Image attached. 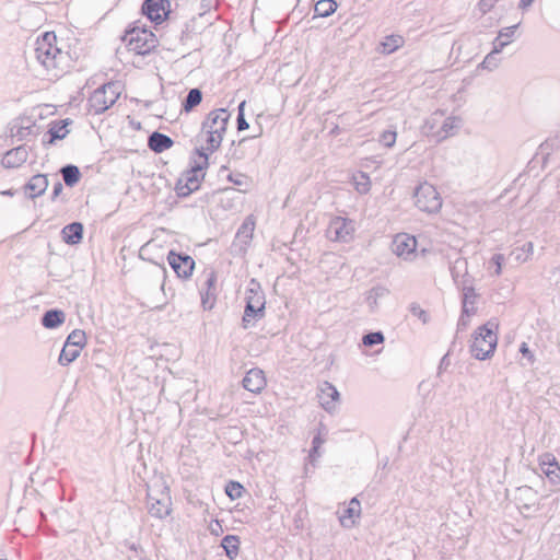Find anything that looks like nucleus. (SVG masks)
Wrapping results in <instances>:
<instances>
[{
  "label": "nucleus",
  "mask_w": 560,
  "mask_h": 560,
  "mask_svg": "<svg viewBox=\"0 0 560 560\" xmlns=\"http://www.w3.org/2000/svg\"><path fill=\"white\" fill-rule=\"evenodd\" d=\"M35 57L54 77H58L69 67V54L56 46L55 33L47 32L42 38H37Z\"/></svg>",
  "instance_id": "obj_1"
},
{
  "label": "nucleus",
  "mask_w": 560,
  "mask_h": 560,
  "mask_svg": "<svg viewBox=\"0 0 560 560\" xmlns=\"http://www.w3.org/2000/svg\"><path fill=\"white\" fill-rule=\"evenodd\" d=\"M230 113L225 108H218L208 114L201 126L200 137H205V149L210 153L218 150L226 131Z\"/></svg>",
  "instance_id": "obj_2"
},
{
  "label": "nucleus",
  "mask_w": 560,
  "mask_h": 560,
  "mask_svg": "<svg viewBox=\"0 0 560 560\" xmlns=\"http://www.w3.org/2000/svg\"><path fill=\"white\" fill-rule=\"evenodd\" d=\"M196 153L199 161H194L188 170L182 173L175 185V191L178 197H188L194 191L198 190L201 180L205 178V170L208 167V154L205 149L197 148Z\"/></svg>",
  "instance_id": "obj_3"
},
{
  "label": "nucleus",
  "mask_w": 560,
  "mask_h": 560,
  "mask_svg": "<svg viewBox=\"0 0 560 560\" xmlns=\"http://www.w3.org/2000/svg\"><path fill=\"white\" fill-rule=\"evenodd\" d=\"M170 489L163 480H155L147 488V508L151 516L163 520L171 514Z\"/></svg>",
  "instance_id": "obj_4"
},
{
  "label": "nucleus",
  "mask_w": 560,
  "mask_h": 560,
  "mask_svg": "<svg viewBox=\"0 0 560 560\" xmlns=\"http://www.w3.org/2000/svg\"><path fill=\"white\" fill-rule=\"evenodd\" d=\"M497 329L498 325L490 320L475 331L470 352L477 360H486L494 353L498 345Z\"/></svg>",
  "instance_id": "obj_5"
},
{
  "label": "nucleus",
  "mask_w": 560,
  "mask_h": 560,
  "mask_svg": "<svg viewBox=\"0 0 560 560\" xmlns=\"http://www.w3.org/2000/svg\"><path fill=\"white\" fill-rule=\"evenodd\" d=\"M120 96V85L108 82L96 89L89 97V113L101 115L112 107Z\"/></svg>",
  "instance_id": "obj_6"
},
{
  "label": "nucleus",
  "mask_w": 560,
  "mask_h": 560,
  "mask_svg": "<svg viewBox=\"0 0 560 560\" xmlns=\"http://www.w3.org/2000/svg\"><path fill=\"white\" fill-rule=\"evenodd\" d=\"M128 49L137 55H147L156 46L155 35L145 28L133 27L128 30L122 37Z\"/></svg>",
  "instance_id": "obj_7"
},
{
  "label": "nucleus",
  "mask_w": 560,
  "mask_h": 560,
  "mask_svg": "<svg viewBox=\"0 0 560 560\" xmlns=\"http://www.w3.org/2000/svg\"><path fill=\"white\" fill-rule=\"evenodd\" d=\"M415 203L417 208L427 213H436L442 208V198L436 188L424 182L415 190Z\"/></svg>",
  "instance_id": "obj_8"
},
{
  "label": "nucleus",
  "mask_w": 560,
  "mask_h": 560,
  "mask_svg": "<svg viewBox=\"0 0 560 560\" xmlns=\"http://www.w3.org/2000/svg\"><path fill=\"white\" fill-rule=\"evenodd\" d=\"M354 223L352 220L335 217L327 228V236L334 242L348 243L353 238Z\"/></svg>",
  "instance_id": "obj_9"
},
{
  "label": "nucleus",
  "mask_w": 560,
  "mask_h": 560,
  "mask_svg": "<svg viewBox=\"0 0 560 560\" xmlns=\"http://www.w3.org/2000/svg\"><path fill=\"white\" fill-rule=\"evenodd\" d=\"M167 261L177 277L188 279L192 275L195 260L191 256L170 250L167 254Z\"/></svg>",
  "instance_id": "obj_10"
},
{
  "label": "nucleus",
  "mask_w": 560,
  "mask_h": 560,
  "mask_svg": "<svg viewBox=\"0 0 560 560\" xmlns=\"http://www.w3.org/2000/svg\"><path fill=\"white\" fill-rule=\"evenodd\" d=\"M319 405L328 412L335 413L338 410L340 394L338 389L329 382H323L318 386Z\"/></svg>",
  "instance_id": "obj_11"
},
{
  "label": "nucleus",
  "mask_w": 560,
  "mask_h": 560,
  "mask_svg": "<svg viewBox=\"0 0 560 560\" xmlns=\"http://www.w3.org/2000/svg\"><path fill=\"white\" fill-rule=\"evenodd\" d=\"M168 0H144L142 4V13L155 23H161L170 13Z\"/></svg>",
  "instance_id": "obj_12"
},
{
  "label": "nucleus",
  "mask_w": 560,
  "mask_h": 560,
  "mask_svg": "<svg viewBox=\"0 0 560 560\" xmlns=\"http://www.w3.org/2000/svg\"><path fill=\"white\" fill-rule=\"evenodd\" d=\"M539 466L542 474L547 477L552 486L560 485V465L555 455L545 453L539 457Z\"/></svg>",
  "instance_id": "obj_13"
},
{
  "label": "nucleus",
  "mask_w": 560,
  "mask_h": 560,
  "mask_svg": "<svg viewBox=\"0 0 560 560\" xmlns=\"http://www.w3.org/2000/svg\"><path fill=\"white\" fill-rule=\"evenodd\" d=\"M417 247V240L415 236L408 234H398L393 241V252L398 257L409 259Z\"/></svg>",
  "instance_id": "obj_14"
},
{
  "label": "nucleus",
  "mask_w": 560,
  "mask_h": 560,
  "mask_svg": "<svg viewBox=\"0 0 560 560\" xmlns=\"http://www.w3.org/2000/svg\"><path fill=\"white\" fill-rule=\"evenodd\" d=\"M243 387L254 394L260 393L266 386V377L262 370L250 369L242 381Z\"/></svg>",
  "instance_id": "obj_15"
},
{
  "label": "nucleus",
  "mask_w": 560,
  "mask_h": 560,
  "mask_svg": "<svg viewBox=\"0 0 560 560\" xmlns=\"http://www.w3.org/2000/svg\"><path fill=\"white\" fill-rule=\"evenodd\" d=\"M217 273L214 270L206 272V280L200 289L201 302L205 308H211L215 301Z\"/></svg>",
  "instance_id": "obj_16"
},
{
  "label": "nucleus",
  "mask_w": 560,
  "mask_h": 560,
  "mask_svg": "<svg viewBox=\"0 0 560 560\" xmlns=\"http://www.w3.org/2000/svg\"><path fill=\"white\" fill-rule=\"evenodd\" d=\"M27 148L25 145H20L5 152L1 163L5 168H16L23 165L27 161Z\"/></svg>",
  "instance_id": "obj_17"
},
{
  "label": "nucleus",
  "mask_w": 560,
  "mask_h": 560,
  "mask_svg": "<svg viewBox=\"0 0 560 560\" xmlns=\"http://www.w3.org/2000/svg\"><path fill=\"white\" fill-rule=\"evenodd\" d=\"M48 187V178L45 174L32 176L24 185V192L30 199L42 196Z\"/></svg>",
  "instance_id": "obj_18"
},
{
  "label": "nucleus",
  "mask_w": 560,
  "mask_h": 560,
  "mask_svg": "<svg viewBox=\"0 0 560 560\" xmlns=\"http://www.w3.org/2000/svg\"><path fill=\"white\" fill-rule=\"evenodd\" d=\"M246 304H252L257 308H266V298L260 283L256 279H250L245 292Z\"/></svg>",
  "instance_id": "obj_19"
},
{
  "label": "nucleus",
  "mask_w": 560,
  "mask_h": 560,
  "mask_svg": "<svg viewBox=\"0 0 560 560\" xmlns=\"http://www.w3.org/2000/svg\"><path fill=\"white\" fill-rule=\"evenodd\" d=\"M361 504L357 498H352L343 513L339 516L340 525L345 528H351L355 524V518L360 516Z\"/></svg>",
  "instance_id": "obj_20"
},
{
  "label": "nucleus",
  "mask_w": 560,
  "mask_h": 560,
  "mask_svg": "<svg viewBox=\"0 0 560 560\" xmlns=\"http://www.w3.org/2000/svg\"><path fill=\"white\" fill-rule=\"evenodd\" d=\"M62 241L68 245H77L83 237V224L80 222H72L61 230Z\"/></svg>",
  "instance_id": "obj_21"
},
{
  "label": "nucleus",
  "mask_w": 560,
  "mask_h": 560,
  "mask_svg": "<svg viewBox=\"0 0 560 560\" xmlns=\"http://www.w3.org/2000/svg\"><path fill=\"white\" fill-rule=\"evenodd\" d=\"M459 122L460 120L456 117L442 118L441 126L434 133V140L439 142L453 136L455 130L459 128Z\"/></svg>",
  "instance_id": "obj_22"
},
{
  "label": "nucleus",
  "mask_w": 560,
  "mask_h": 560,
  "mask_svg": "<svg viewBox=\"0 0 560 560\" xmlns=\"http://www.w3.org/2000/svg\"><path fill=\"white\" fill-rule=\"evenodd\" d=\"M174 141L166 135L154 131L149 136L148 147L155 153H161L173 145Z\"/></svg>",
  "instance_id": "obj_23"
},
{
  "label": "nucleus",
  "mask_w": 560,
  "mask_h": 560,
  "mask_svg": "<svg viewBox=\"0 0 560 560\" xmlns=\"http://www.w3.org/2000/svg\"><path fill=\"white\" fill-rule=\"evenodd\" d=\"M265 316V308H257L252 304H245L242 326L244 329L253 327L259 319Z\"/></svg>",
  "instance_id": "obj_24"
},
{
  "label": "nucleus",
  "mask_w": 560,
  "mask_h": 560,
  "mask_svg": "<svg viewBox=\"0 0 560 560\" xmlns=\"http://www.w3.org/2000/svg\"><path fill=\"white\" fill-rule=\"evenodd\" d=\"M66 315L61 310H49L42 317V325L45 328L54 329L63 324Z\"/></svg>",
  "instance_id": "obj_25"
},
{
  "label": "nucleus",
  "mask_w": 560,
  "mask_h": 560,
  "mask_svg": "<svg viewBox=\"0 0 560 560\" xmlns=\"http://www.w3.org/2000/svg\"><path fill=\"white\" fill-rule=\"evenodd\" d=\"M254 230L255 219L253 215H248L247 218H245L242 225L238 228L236 238L244 245H247L253 238Z\"/></svg>",
  "instance_id": "obj_26"
},
{
  "label": "nucleus",
  "mask_w": 560,
  "mask_h": 560,
  "mask_svg": "<svg viewBox=\"0 0 560 560\" xmlns=\"http://www.w3.org/2000/svg\"><path fill=\"white\" fill-rule=\"evenodd\" d=\"M240 537L236 535H226L221 540V547L224 549L229 559L233 560L238 556Z\"/></svg>",
  "instance_id": "obj_27"
},
{
  "label": "nucleus",
  "mask_w": 560,
  "mask_h": 560,
  "mask_svg": "<svg viewBox=\"0 0 560 560\" xmlns=\"http://www.w3.org/2000/svg\"><path fill=\"white\" fill-rule=\"evenodd\" d=\"M68 125H69V119L54 122L48 130L50 138L46 143L51 144V143H54L55 140L63 139L69 132V130L67 129Z\"/></svg>",
  "instance_id": "obj_28"
},
{
  "label": "nucleus",
  "mask_w": 560,
  "mask_h": 560,
  "mask_svg": "<svg viewBox=\"0 0 560 560\" xmlns=\"http://www.w3.org/2000/svg\"><path fill=\"white\" fill-rule=\"evenodd\" d=\"M60 173L62 175V179L68 187H73L78 184L81 178V173L78 166L73 164H68L61 167Z\"/></svg>",
  "instance_id": "obj_29"
},
{
  "label": "nucleus",
  "mask_w": 560,
  "mask_h": 560,
  "mask_svg": "<svg viewBox=\"0 0 560 560\" xmlns=\"http://www.w3.org/2000/svg\"><path fill=\"white\" fill-rule=\"evenodd\" d=\"M338 8L335 0H319L314 7L315 16L327 18L330 16Z\"/></svg>",
  "instance_id": "obj_30"
},
{
  "label": "nucleus",
  "mask_w": 560,
  "mask_h": 560,
  "mask_svg": "<svg viewBox=\"0 0 560 560\" xmlns=\"http://www.w3.org/2000/svg\"><path fill=\"white\" fill-rule=\"evenodd\" d=\"M81 350L79 347L65 343L59 354V363L63 366L69 365L80 355Z\"/></svg>",
  "instance_id": "obj_31"
},
{
  "label": "nucleus",
  "mask_w": 560,
  "mask_h": 560,
  "mask_svg": "<svg viewBox=\"0 0 560 560\" xmlns=\"http://www.w3.org/2000/svg\"><path fill=\"white\" fill-rule=\"evenodd\" d=\"M405 43V39L400 35L392 34L385 37L382 43V52L392 54L400 48Z\"/></svg>",
  "instance_id": "obj_32"
},
{
  "label": "nucleus",
  "mask_w": 560,
  "mask_h": 560,
  "mask_svg": "<svg viewBox=\"0 0 560 560\" xmlns=\"http://www.w3.org/2000/svg\"><path fill=\"white\" fill-rule=\"evenodd\" d=\"M443 118V113L436 112L429 119L425 120L422 126V133L427 137H432L434 139V133L436 132V127L440 125Z\"/></svg>",
  "instance_id": "obj_33"
},
{
  "label": "nucleus",
  "mask_w": 560,
  "mask_h": 560,
  "mask_svg": "<svg viewBox=\"0 0 560 560\" xmlns=\"http://www.w3.org/2000/svg\"><path fill=\"white\" fill-rule=\"evenodd\" d=\"M478 293L476 291H471V293H463L462 294V311L465 314H476V301L478 299Z\"/></svg>",
  "instance_id": "obj_34"
},
{
  "label": "nucleus",
  "mask_w": 560,
  "mask_h": 560,
  "mask_svg": "<svg viewBox=\"0 0 560 560\" xmlns=\"http://www.w3.org/2000/svg\"><path fill=\"white\" fill-rule=\"evenodd\" d=\"M202 101V93L199 89H191L186 98L183 102V108L185 112H190L194 107L199 105Z\"/></svg>",
  "instance_id": "obj_35"
},
{
  "label": "nucleus",
  "mask_w": 560,
  "mask_h": 560,
  "mask_svg": "<svg viewBox=\"0 0 560 560\" xmlns=\"http://www.w3.org/2000/svg\"><path fill=\"white\" fill-rule=\"evenodd\" d=\"M387 293L388 291L384 287L372 288L366 295V303L370 306V308L373 311L377 306L378 299L385 296Z\"/></svg>",
  "instance_id": "obj_36"
},
{
  "label": "nucleus",
  "mask_w": 560,
  "mask_h": 560,
  "mask_svg": "<svg viewBox=\"0 0 560 560\" xmlns=\"http://www.w3.org/2000/svg\"><path fill=\"white\" fill-rule=\"evenodd\" d=\"M67 345L75 346L79 348H83L86 343V336L85 332L81 329H74L72 330L69 336L66 339Z\"/></svg>",
  "instance_id": "obj_37"
},
{
  "label": "nucleus",
  "mask_w": 560,
  "mask_h": 560,
  "mask_svg": "<svg viewBox=\"0 0 560 560\" xmlns=\"http://www.w3.org/2000/svg\"><path fill=\"white\" fill-rule=\"evenodd\" d=\"M456 288L460 290L463 293H471V291H475L474 288V279L471 276L468 275L467 270L463 273L460 279L455 283Z\"/></svg>",
  "instance_id": "obj_38"
},
{
  "label": "nucleus",
  "mask_w": 560,
  "mask_h": 560,
  "mask_svg": "<svg viewBox=\"0 0 560 560\" xmlns=\"http://www.w3.org/2000/svg\"><path fill=\"white\" fill-rule=\"evenodd\" d=\"M384 340H385V337L382 331H373V332H369L363 336L362 343L365 347H373V346L383 343Z\"/></svg>",
  "instance_id": "obj_39"
},
{
  "label": "nucleus",
  "mask_w": 560,
  "mask_h": 560,
  "mask_svg": "<svg viewBox=\"0 0 560 560\" xmlns=\"http://www.w3.org/2000/svg\"><path fill=\"white\" fill-rule=\"evenodd\" d=\"M244 492V487L237 481H230L225 487L226 495L232 499H238Z\"/></svg>",
  "instance_id": "obj_40"
},
{
  "label": "nucleus",
  "mask_w": 560,
  "mask_h": 560,
  "mask_svg": "<svg viewBox=\"0 0 560 560\" xmlns=\"http://www.w3.org/2000/svg\"><path fill=\"white\" fill-rule=\"evenodd\" d=\"M500 63V58L498 55H495L494 52L490 51L486 57L485 59L482 60V62L479 65L480 68L482 69H487L489 71H492L494 69L498 68Z\"/></svg>",
  "instance_id": "obj_41"
},
{
  "label": "nucleus",
  "mask_w": 560,
  "mask_h": 560,
  "mask_svg": "<svg viewBox=\"0 0 560 560\" xmlns=\"http://www.w3.org/2000/svg\"><path fill=\"white\" fill-rule=\"evenodd\" d=\"M467 270V261L465 259H457L453 267L451 268V275L454 280V283H456L460 277L463 276L462 271Z\"/></svg>",
  "instance_id": "obj_42"
},
{
  "label": "nucleus",
  "mask_w": 560,
  "mask_h": 560,
  "mask_svg": "<svg viewBox=\"0 0 560 560\" xmlns=\"http://www.w3.org/2000/svg\"><path fill=\"white\" fill-rule=\"evenodd\" d=\"M397 133L395 130H385L380 136V142L386 147L392 148L396 142Z\"/></svg>",
  "instance_id": "obj_43"
},
{
  "label": "nucleus",
  "mask_w": 560,
  "mask_h": 560,
  "mask_svg": "<svg viewBox=\"0 0 560 560\" xmlns=\"http://www.w3.org/2000/svg\"><path fill=\"white\" fill-rule=\"evenodd\" d=\"M245 104H246L245 101H243L238 105V113H237V118H236L238 131L246 130L249 127L248 122L245 119V115H244Z\"/></svg>",
  "instance_id": "obj_44"
},
{
  "label": "nucleus",
  "mask_w": 560,
  "mask_h": 560,
  "mask_svg": "<svg viewBox=\"0 0 560 560\" xmlns=\"http://www.w3.org/2000/svg\"><path fill=\"white\" fill-rule=\"evenodd\" d=\"M355 188L360 194H366L370 190V178L364 173H361L360 180L355 182Z\"/></svg>",
  "instance_id": "obj_45"
},
{
  "label": "nucleus",
  "mask_w": 560,
  "mask_h": 560,
  "mask_svg": "<svg viewBox=\"0 0 560 560\" xmlns=\"http://www.w3.org/2000/svg\"><path fill=\"white\" fill-rule=\"evenodd\" d=\"M504 256L502 254H494L490 260V264L495 267L494 276H500L502 272V265L504 264Z\"/></svg>",
  "instance_id": "obj_46"
},
{
  "label": "nucleus",
  "mask_w": 560,
  "mask_h": 560,
  "mask_svg": "<svg viewBox=\"0 0 560 560\" xmlns=\"http://www.w3.org/2000/svg\"><path fill=\"white\" fill-rule=\"evenodd\" d=\"M229 182L233 183L236 186H248V177L244 174H230L228 176Z\"/></svg>",
  "instance_id": "obj_47"
},
{
  "label": "nucleus",
  "mask_w": 560,
  "mask_h": 560,
  "mask_svg": "<svg viewBox=\"0 0 560 560\" xmlns=\"http://www.w3.org/2000/svg\"><path fill=\"white\" fill-rule=\"evenodd\" d=\"M410 313L422 320L425 324L429 319V316L424 310L420 307V305L413 303L410 305Z\"/></svg>",
  "instance_id": "obj_48"
},
{
  "label": "nucleus",
  "mask_w": 560,
  "mask_h": 560,
  "mask_svg": "<svg viewBox=\"0 0 560 560\" xmlns=\"http://www.w3.org/2000/svg\"><path fill=\"white\" fill-rule=\"evenodd\" d=\"M451 365V360H450V353L447 352L446 354H444L442 357V359L440 360V363H439V366H438V373H436V376L438 377H442V374L447 370V368Z\"/></svg>",
  "instance_id": "obj_49"
},
{
  "label": "nucleus",
  "mask_w": 560,
  "mask_h": 560,
  "mask_svg": "<svg viewBox=\"0 0 560 560\" xmlns=\"http://www.w3.org/2000/svg\"><path fill=\"white\" fill-rule=\"evenodd\" d=\"M517 28V25H512V26H509V27H504L502 28L500 32H499V37L504 39V40H509V43L511 42L512 37L514 36L515 34V30Z\"/></svg>",
  "instance_id": "obj_50"
},
{
  "label": "nucleus",
  "mask_w": 560,
  "mask_h": 560,
  "mask_svg": "<svg viewBox=\"0 0 560 560\" xmlns=\"http://www.w3.org/2000/svg\"><path fill=\"white\" fill-rule=\"evenodd\" d=\"M128 548L133 551V557L137 558L138 560H145L147 556H145V552L143 550V548L140 546V545H137L135 542H130L128 544Z\"/></svg>",
  "instance_id": "obj_51"
},
{
  "label": "nucleus",
  "mask_w": 560,
  "mask_h": 560,
  "mask_svg": "<svg viewBox=\"0 0 560 560\" xmlns=\"http://www.w3.org/2000/svg\"><path fill=\"white\" fill-rule=\"evenodd\" d=\"M498 0H479L478 9L482 14L488 13L495 5Z\"/></svg>",
  "instance_id": "obj_52"
},
{
  "label": "nucleus",
  "mask_w": 560,
  "mask_h": 560,
  "mask_svg": "<svg viewBox=\"0 0 560 560\" xmlns=\"http://www.w3.org/2000/svg\"><path fill=\"white\" fill-rule=\"evenodd\" d=\"M509 45V40H504L500 38L499 36L495 37L493 40V49L491 50L495 55L499 56V54L502 51V49Z\"/></svg>",
  "instance_id": "obj_53"
},
{
  "label": "nucleus",
  "mask_w": 560,
  "mask_h": 560,
  "mask_svg": "<svg viewBox=\"0 0 560 560\" xmlns=\"http://www.w3.org/2000/svg\"><path fill=\"white\" fill-rule=\"evenodd\" d=\"M474 314H465L462 312L460 316H459V319H458V323H457V329L458 330H464L467 328V326L469 325L470 323V317L472 316Z\"/></svg>",
  "instance_id": "obj_54"
},
{
  "label": "nucleus",
  "mask_w": 560,
  "mask_h": 560,
  "mask_svg": "<svg viewBox=\"0 0 560 560\" xmlns=\"http://www.w3.org/2000/svg\"><path fill=\"white\" fill-rule=\"evenodd\" d=\"M520 352L523 354L524 358H526L530 363H534L535 357L533 352L529 350L526 342H523L520 347Z\"/></svg>",
  "instance_id": "obj_55"
},
{
  "label": "nucleus",
  "mask_w": 560,
  "mask_h": 560,
  "mask_svg": "<svg viewBox=\"0 0 560 560\" xmlns=\"http://www.w3.org/2000/svg\"><path fill=\"white\" fill-rule=\"evenodd\" d=\"M324 442L325 439L322 436L320 431H318V433L312 440V446H314V448H320Z\"/></svg>",
  "instance_id": "obj_56"
},
{
  "label": "nucleus",
  "mask_w": 560,
  "mask_h": 560,
  "mask_svg": "<svg viewBox=\"0 0 560 560\" xmlns=\"http://www.w3.org/2000/svg\"><path fill=\"white\" fill-rule=\"evenodd\" d=\"M62 190H63V186H62L61 182H57L52 188L51 200L52 201L56 200V198L62 192Z\"/></svg>",
  "instance_id": "obj_57"
},
{
  "label": "nucleus",
  "mask_w": 560,
  "mask_h": 560,
  "mask_svg": "<svg viewBox=\"0 0 560 560\" xmlns=\"http://www.w3.org/2000/svg\"><path fill=\"white\" fill-rule=\"evenodd\" d=\"M319 456H320L319 448H314V446H312V448L310 451V458H311V460H315Z\"/></svg>",
  "instance_id": "obj_58"
},
{
  "label": "nucleus",
  "mask_w": 560,
  "mask_h": 560,
  "mask_svg": "<svg viewBox=\"0 0 560 560\" xmlns=\"http://www.w3.org/2000/svg\"><path fill=\"white\" fill-rule=\"evenodd\" d=\"M522 249L526 252L527 254L532 255L534 250V245L532 242H527L523 245Z\"/></svg>",
  "instance_id": "obj_59"
},
{
  "label": "nucleus",
  "mask_w": 560,
  "mask_h": 560,
  "mask_svg": "<svg viewBox=\"0 0 560 560\" xmlns=\"http://www.w3.org/2000/svg\"><path fill=\"white\" fill-rule=\"evenodd\" d=\"M534 0H521L520 1V8L525 9L529 7L533 3Z\"/></svg>",
  "instance_id": "obj_60"
},
{
  "label": "nucleus",
  "mask_w": 560,
  "mask_h": 560,
  "mask_svg": "<svg viewBox=\"0 0 560 560\" xmlns=\"http://www.w3.org/2000/svg\"><path fill=\"white\" fill-rule=\"evenodd\" d=\"M2 195L13 196V191L12 190H5V191L2 192Z\"/></svg>",
  "instance_id": "obj_61"
}]
</instances>
